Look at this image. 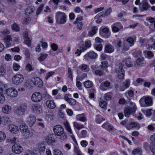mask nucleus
Listing matches in <instances>:
<instances>
[{"mask_svg":"<svg viewBox=\"0 0 155 155\" xmlns=\"http://www.w3.org/2000/svg\"><path fill=\"white\" fill-rule=\"evenodd\" d=\"M125 64L127 67H130L133 66V64L131 63V59L130 58H125L122 63L119 64V69L118 72V76L120 79H123L124 76V71L123 67L125 68Z\"/></svg>","mask_w":155,"mask_h":155,"instance_id":"obj_1","label":"nucleus"},{"mask_svg":"<svg viewBox=\"0 0 155 155\" xmlns=\"http://www.w3.org/2000/svg\"><path fill=\"white\" fill-rule=\"evenodd\" d=\"M0 34L3 41L6 44V47L8 48L11 45L10 41H12V39L11 35H9V30L8 29H5L0 32Z\"/></svg>","mask_w":155,"mask_h":155,"instance_id":"obj_2","label":"nucleus"},{"mask_svg":"<svg viewBox=\"0 0 155 155\" xmlns=\"http://www.w3.org/2000/svg\"><path fill=\"white\" fill-rule=\"evenodd\" d=\"M53 130L56 135L61 136V140H64L67 138V136L64 132V128L61 125H58L55 126Z\"/></svg>","mask_w":155,"mask_h":155,"instance_id":"obj_3","label":"nucleus"},{"mask_svg":"<svg viewBox=\"0 0 155 155\" xmlns=\"http://www.w3.org/2000/svg\"><path fill=\"white\" fill-rule=\"evenodd\" d=\"M56 23L58 24H63L66 21V16L65 14L62 12H58L56 14Z\"/></svg>","mask_w":155,"mask_h":155,"instance_id":"obj_4","label":"nucleus"},{"mask_svg":"<svg viewBox=\"0 0 155 155\" xmlns=\"http://www.w3.org/2000/svg\"><path fill=\"white\" fill-rule=\"evenodd\" d=\"M140 102L142 107L150 106L152 104V99L149 96L143 97L140 100Z\"/></svg>","mask_w":155,"mask_h":155,"instance_id":"obj_5","label":"nucleus"},{"mask_svg":"<svg viewBox=\"0 0 155 155\" xmlns=\"http://www.w3.org/2000/svg\"><path fill=\"white\" fill-rule=\"evenodd\" d=\"M27 108L28 107L26 104H21L17 107L15 112L19 115H22L25 114Z\"/></svg>","mask_w":155,"mask_h":155,"instance_id":"obj_6","label":"nucleus"},{"mask_svg":"<svg viewBox=\"0 0 155 155\" xmlns=\"http://www.w3.org/2000/svg\"><path fill=\"white\" fill-rule=\"evenodd\" d=\"M132 104L133 107H127L124 110V116L126 117H129L131 114L135 113L136 107L134 104L133 103Z\"/></svg>","mask_w":155,"mask_h":155,"instance_id":"obj_7","label":"nucleus"},{"mask_svg":"<svg viewBox=\"0 0 155 155\" xmlns=\"http://www.w3.org/2000/svg\"><path fill=\"white\" fill-rule=\"evenodd\" d=\"M23 80L24 78L23 75L20 74H18L13 76L12 81L14 84L18 85L23 81Z\"/></svg>","mask_w":155,"mask_h":155,"instance_id":"obj_8","label":"nucleus"},{"mask_svg":"<svg viewBox=\"0 0 155 155\" xmlns=\"http://www.w3.org/2000/svg\"><path fill=\"white\" fill-rule=\"evenodd\" d=\"M42 94L39 92H35L31 96L32 101L35 102H38L42 99Z\"/></svg>","mask_w":155,"mask_h":155,"instance_id":"obj_9","label":"nucleus"},{"mask_svg":"<svg viewBox=\"0 0 155 155\" xmlns=\"http://www.w3.org/2000/svg\"><path fill=\"white\" fill-rule=\"evenodd\" d=\"M86 45H83L82 46H81L80 47L79 50L77 49V51L75 52L76 54H78V56H79L82 52L86 50L87 48H90L91 46V44L90 41H87L85 42Z\"/></svg>","mask_w":155,"mask_h":155,"instance_id":"obj_10","label":"nucleus"},{"mask_svg":"<svg viewBox=\"0 0 155 155\" xmlns=\"http://www.w3.org/2000/svg\"><path fill=\"white\" fill-rule=\"evenodd\" d=\"M6 93L7 95L11 97H16L18 94V92L14 88H9L7 89Z\"/></svg>","mask_w":155,"mask_h":155,"instance_id":"obj_11","label":"nucleus"},{"mask_svg":"<svg viewBox=\"0 0 155 155\" xmlns=\"http://www.w3.org/2000/svg\"><path fill=\"white\" fill-rule=\"evenodd\" d=\"M12 149L14 153L19 154L22 151V148L21 146L19 143L14 144L12 147Z\"/></svg>","mask_w":155,"mask_h":155,"instance_id":"obj_12","label":"nucleus"},{"mask_svg":"<svg viewBox=\"0 0 155 155\" xmlns=\"http://www.w3.org/2000/svg\"><path fill=\"white\" fill-rule=\"evenodd\" d=\"M31 107L32 110L35 113L39 114L42 111V107L40 105L38 104H33L32 105Z\"/></svg>","mask_w":155,"mask_h":155,"instance_id":"obj_13","label":"nucleus"},{"mask_svg":"<svg viewBox=\"0 0 155 155\" xmlns=\"http://www.w3.org/2000/svg\"><path fill=\"white\" fill-rule=\"evenodd\" d=\"M146 64V62L143 58H138L134 63V66L136 67H140Z\"/></svg>","mask_w":155,"mask_h":155,"instance_id":"obj_14","label":"nucleus"},{"mask_svg":"<svg viewBox=\"0 0 155 155\" xmlns=\"http://www.w3.org/2000/svg\"><path fill=\"white\" fill-rule=\"evenodd\" d=\"M31 80L34 84L37 87H41L43 86V82L39 78L37 77H32Z\"/></svg>","mask_w":155,"mask_h":155,"instance_id":"obj_15","label":"nucleus"},{"mask_svg":"<svg viewBox=\"0 0 155 155\" xmlns=\"http://www.w3.org/2000/svg\"><path fill=\"white\" fill-rule=\"evenodd\" d=\"M36 121V118L34 116L30 115L27 118L26 122L28 125L31 127L34 124Z\"/></svg>","mask_w":155,"mask_h":155,"instance_id":"obj_16","label":"nucleus"},{"mask_svg":"<svg viewBox=\"0 0 155 155\" xmlns=\"http://www.w3.org/2000/svg\"><path fill=\"white\" fill-rule=\"evenodd\" d=\"M140 127L139 124L135 122H131L127 123L126 127L128 130H130L134 127L139 128Z\"/></svg>","mask_w":155,"mask_h":155,"instance_id":"obj_17","label":"nucleus"},{"mask_svg":"<svg viewBox=\"0 0 155 155\" xmlns=\"http://www.w3.org/2000/svg\"><path fill=\"white\" fill-rule=\"evenodd\" d=\"M8 129L12 133L15 134H17L18 132V127L13 124L9 125Z\"/></svg>","mask_w":155,"mask_h":155,"instance_id":"obj_18","label":"nucleus"},{"mask_svg":"<svg viewBox=\"0 0 155 155\" xmlns=\"http://www.w3.org/2000/svg\"><path fill=\"white\" fill-rule=\"evenodd\" d=\"M110 85V82L108 81H106L101 84L100 88L101 90L105 91L109 88Z\"/></svg>","mask_w":155,"mask_h":155,"instance_id":"obj_19","label":"nucleus"},{"mask_svg":"<svg viewBox=\"0 0 155 155\" xmlns=\"http://www.w3.org/2000/svg\"><path fill=\"white\" fill-rule=\"evenodd\" d=\"M46 142L49 145L52 144L55 142V140L54 137L53 135H48L46 139Z\"/></svg>","mask_w":155,"mask_h":155,"instance_id":"obj_20","label":"nucleus"},{"mask_svg":"<svg viewBox=\"0 0 155 155\" xmlns=\"http://www.w3.org/2000/svg\"><path fill=\"white\" fill-rule=\"evenodd\" d=\"M35 8L33 6H29L25 9V14L27 15H29L35 11Z\"/></svg>","mask_w":155,"mask_h":155,"instance_id":"obj_21","label":"nucleus"},{"mask_svg":"<svg viewBox=\"0 0 155 155\" xmlns=\"http://www.w3.org/2000/svg\"><path fill=\"white\" fill-rule=\"evenodd\" d=\"M150 43H153L152 44L147 45H146L147 48L149 50L153 48V49L155 50V40L152 38H151L150 40Z\"/></svg>","mask_w":155,"mask_h":155,"instance_id":"obj_22","label":"nucleus"},{"mask_svg":"<svg viewBox=\"0 0 155 155\" xmlns=\"http://www.w3.org/2000/svg\"><path fill=\"white\" fill-rule=\"evenodd\" d=\"M46 104L48 107L50 109H53L55 107V104L53 101L48 100L46 102Z\"/></svg>","mask_w":155,"mask_h":155,"instance_id":"obj_23","label":"nucleus"},{"mask_svg":"<svg viewBox=\"0 0 155 155\" xmlns=\"http://www.w3.org/2000/svg\"><path fill=\"white\" fill-rule=\"evenodd\" d=\"M2 112L4 113L8 114L11 111V107L8 105H5L2 108Z\"/></svg>","mask_w":155,"mask_h":155,"instance_id":"obj_24","label":"nucleus"},{"mask_svg":"<svg viewBox=\"0 0 155 155\" xmlns=\"http://www.w3.org/2000/svg\"><path fill=\"white\" fill-rule=\"evenodd\" d=\"M103 33L102 35L105 38L109 37L110 34L109 32L108 29L107 28H105L102 29Z\"/></svg>","mask_w":155,"mask_h":155,"instance_id":"obj_25","label":"nucleus"},{"mask_svg":"<svg viewBox=\"0 0 155 155\" xmlns=\"http://www.w3.org/2000/svg\"><path fill=\"white\" fill-rule=\"evenodd\" d=\"M97 54L96 53L93 51H91L85 55V57H88L92 59H95L97 58Z\"/></svg>","mask_w":155,"mask_h":155,"instance_id":"obj_26","label":"nucleus"},{"mask_svg":"<svg viewBox=\"0 0 155 155\" xmlns=\"http://www.w3.org/2000/svg\"><path fill=\"white\" fill-rule=\"evenodd\" d=\"M105 51L108 53H111L114 51V48L111 45H107L105 48Z\"/></svg>","mask_w":155,"mask_h":155,"instance_id":"obj_27","label":"nucleus"},{"mask_svg":"<svg viewBox=\"0 0 155 155\" xmlns=\"http://www.w3.org/2000/svg\"><path fill=\"white\" fill-rule=\"evenodd\" d=\"M81 70L84 72H88L89 71V66L85 64H82L79 67Z\"/></svg>","mask_w":155,"mask_h":155,"instance_id":"obj_28","label":"nucleus"},{"mask_svg":"<svg viewBox=\"0 0 155 155\" xmlns=\"http://www.w3.org/2000/svg\"><path fill=\"white\" fill-rule=\"evenodd\" d=\"M97 30V28L96 26H94L91 29L88 34V36L92 37L96 33V31Z\"/></svg>","mask_w":155,"mask_h":155,"instance_id":"obj_29","label":"nucleus"},{"mask_svg":"<svg viewBox=\"0 0 155 155\" xmlns=\"http://www.w3.org/2000/svg\"><path fill=\"white\" fill-rule=\"evenodd\" d=\"M20 129L22 133L28 130L27 126L25 124L21 125L20 126Z\"/></svg>","mask_w":155,"mask_h":155,"instance_id":"obj_30","label":"nucleus"},{"mask_svg":"<svg viewBox=\"0 0 155 155\" xmlns=\"http://www.w3.org/2000/svg\"><path fill=\"white\" fill-rule=\"evenodd\" d=\"M24 137L26 139H27L32 136V133H31L29 130H28L25 132L22 133Z\"/></svg>","mask_w":155,"mask_h":155,"instance_id":"obj_31","label":"nucleus"},{"mask_svg":"<svg viewBox=\"0 0 155 155\" xmlns=\"http://www.w3.org/2000/svg\"><path fill=\"white\" fill-rule=\"evenodd\" d=\"M11 27L12 30L18 32L20 31V27L18 25L15 23H14L12 25Z\"/></svg>","mask_w":155,"mask_h":155,"instance_id":"obj_32","label":"nucleus"},{"mask_svg":"<svg viewBox=\"0 0 155 155\" xmlns=\"http://www.w3.org/2000/svg\"><path fill=\"white\" fill-rule=\"evenodd\" d=\"M149 7L148 3L146 1H144L142 5V8L140 9L141 12H142L144 10H146Z\"/></svg>","mask_w":155,"mask_h":155,"instance_id":"obj_33","label":"nucleus"},{"mask_svg":"<svg viewBox=\"0 0 155 155\" xmlns=\"http://www.w3.org/2000/svg\"><path fill=\"white\" fill-rule=\"evenodd\" d=\"M7 142H10L12 144H17V142L18 141V140L15 137L12 138L8 139L7 140Z\"/></svg>","mask_w":155,"mask_h":155,"instance_id":"obj_34","label":"nucleus"},{"mask_svg":"<svg viewBox=\"0 0 155 155\" xmlns=\"http://www.w3.org/2000/svg\"><path fill=\"white\" fill-rule=\"evenodd\" d=\"M84 87L86 88H90L93 85V84L90 81H86L84 83Z\"/></svg>","mask_w":155,"mask_h":155,"instance_id":"obj_35","label":"nucleus"},{"mask_svg":"<svg viewBox=\"0 0 155 155\" xmlns=\"http://www.w3.org/2000/svg\"><path fill=\"white\" fill-rule=\"evenodd\" d=\"M48 55L47 54H43L41 53L40 56L38 58V60L40 62L44 61L47 58Z\"/></svg>","mask_w":155,"mask_h":155,"instance_id":"obj_36","label":"nucleus"},{"mask_svg":"<svg viewBox=\"0 0 155 155\" xmlns=\"http://www.w3.org/2000/svg\"><path fill=\"white\" fill-rule=\"evenodd\" d=\"M38 149L40 152H43L45 150V144L44 143H39L38 146Z\"/></svg>","mask_w":155,"mask_h":155,"instance_id":"obj_37","label":"nucleus"},{"mask_svg":"<svg viewBox=\"0 0 155 155\" xmlns=\"http://www.w3.org/2000/svg\"><path fill=\"white\" fill-rule=\"evenodd\" d=\"M10 122V120L9 117H3L2 122L4 124H6L9 123Z\"/></svg>","mask_w":155,"mask_h":155,"instance_id":"obj_38","label":"nucleus"},{"mask_svg":"<svg viewBox=\"0 0 155 155\" xmlns=\"http://www.w3.org/2000/svg\"><path fill=\"white\" fill-rule=\"evenodd\" d=\"M13 69L15 71H18L20 68V66L16 63H14L13 64Z\"/></svg>","mask_w":155,"mask_h":155,"instance_id":"obj_39","label":"nucleus"},{"mask_svg":"<svg viewBox=\"0 0 155 155\" xmlns=\"http://www.w3.org/2000/svg\"><path fill=\"white\" fill-rule=\"evenodd\" d=\"M150 149L153 155H155V144L151 143L150 145Z\"/></svg>","mask_w":155,"mask_h":155,"instance_id":"obj_40","label":"nucleus"},{"mask_svg":"<svg viewBox=\"0 0 155 155\" xmlns=\"http://www.w3.org/2000/svg\"><path fill=\"white\" fill-rule=\"evenodd\" d=\"M95 74L97 76H101L102 75H104L105 74V73L103 71L97 70L95 71Z\"/></svg>","mask_w":155,"mask_h":155,"instance_id":"obj_41","label":"nucleus"},{"mask_svg":"<svg viewBox=\"0 0 155 155\" xmlns=\"http://www.w3.org/2000/svg\"><path fill=\"white\" fill-rule=\"evenodd\" d=\"M44 6V4H41L39 6V7L37 9L36 11V14L37 15H38L42 11V8Z\"/></svg>","mask_w":155,"mask_h":155,"instance_id":"obj_42","label":"nucleus"},{"mask_svg":"<svg viewBox=\"0 0 155 155\" xmlns=\"http://www.w3.org/2000/svg\"><path fill=\"white\" fill-rule=\"evenodd\" d=\"M64 126L66 127V129H67L68 131L70 133V134H72V132L71 130V129L70 127L69 123L66 121L64 124Z\"/></svg>","mask_w":155,"mask_h":155,"instance_id":"obj_43","label":"nucleus"},{"mask_svg":"<svg viewBox=\"0 0 155 155\" xmlns=\"http://www.w3.org/2000/svg\"><path fill=\"white\" fill-rule=\"evenodd\" d=\"M126 41L130 44V46H132L134 45V40L132 38L129 37L126 39Z\"/></svg>","mask_w":155,"mask_h":155,"instance_id":"obj_44","label":"nucleus"},{"mask_svg":"<svg viewBox=\"0 0 155 155\" xmlns=\"http://www.w3.org/2000/svg\"><path fill=\"white\" fill-rule=\"evenodd\" d=\"M6 135L3 132L0 131V142H2L5 139Z\"/></svg>","mask_w":155,"mask_h":155,"instance_id":"obj_45","label":"nucleus"},{"mask_svg":"<svg viewBox=\"0 0 155 155\" xmlns=\"http://www.w3.org/2000/svg\"><path fill=\"white\" fill-rule=\"evenodd\" d=\"M54 155H63L62 153L59 150L54 149L53 150Z\"/></svg>","mask_w":155,"mask_h":155,"instance_id":"obj_46","label":"nucleus"},{"mask_svg":"<svg viewBox=\"0 0 155 155\" xmlns=\"http://www.w3.org/2000/svg\"><path fill=\"white\" fill-rule=\"evenodd\" d=\"M6 88V86L2 82H0V92L2 93L3 91H5Z\"/></svg>","mask_w":155,"mask_h":155,"instance_id":"obj_47","label":"nucleus"},{"mask_svg":"<svg viewBox=\"0 0 155 155\" xmlns=\"http://www.w3.org/2000/svg\"><path fill=\"white\" fill-rule=\"evenodd\" d=\"M107 64V61L102 62L101 65V68L103 69H106L108 67Z\"/></svg>","mask_w":155,"mask_h":155,"instance_id":"obj_48","label":"nucleus"},{"mask_svg":"<svg viewBox=\"0 0 155 155\" xmlns=\"http://www.w3.org/2000/svg\"><path fill=\"white\" fill-rule=\"evenodd\" d=\"M106 16L105 14V12L104 11L101 12L98 14H97L95 17L94 18L95 19L99 17H104Z\"/></svg>","mask_w":155,"mask_h":155,"instance_id":"obj_49","label":"nucleus"},{"mask_svg":"<svg viewBox=\"0 0 155 155\" xmlns=\"http://www.w3.org/2000/svg\"><path fill=\"white\" fill-rule=\"evenodd\" d=\"M25 70L28 71H31L33 70V68L31 65L28 63L26 66Z\"/></svg>","mask_w":155,"mask_h":155,"instance_id":"obj_50","label":"nucleus"},{"mask_svg":"<svg viewBox=\"0 0 155 155\" xmlns=\"http://www.w3.org/2000/svg\"><path fill=\"white\" fill-rule=\"evenodd\" d=\"M68 77L72 81L73 78L72 77V70L70 68H69L68 70Z\"/></svg>","mask_w":155,"mask_h":155,"instance_id":"obj_51","label":"nucleus"},{"mask_svg":"<svg viewBox=\"0 0 155 155\" xmlns=\"http://www.w3.org/2000/svg\"><path fill=\"white\" fill-rule=\"evenodd\" d=\"M141 52L140 51H135L134 53V56L135 57H139L141 56Z\"/></svg>","mask_w":155,"mask_h":155,"instance_id":"obj_52","label":"nucleus"},{"mask_svg":"<svg viewBox=\"0 0 155 155\" xmlns=\"http://www.w3.org/2000/svg\"><path fill=\"white\" fill-rule=\"evenodd\" d=\"M54 72L50 71L48 72L46 75L45 77L46 80H48L49 78L50 77L52 76V75H54Z\"/></svg>","mask_w":155,"mask_h":155,"instance_id":"obj_53","label":"nucleus"},{"mask_svg":"<svg viewBox=\"0 0 155 155\" xmlns=\"http://www.w3.org/2000/svg\"><path fill=\"white\" fill-rule=\"evenodd\" d=\"M68 103L71 105H74L76 103V101L72 98H70L68 101Z\"/></svg>","mask_w":155,"mask_h":155,"instance_id":"obj_54","label":"nucleus"},{"mask_svg":"<svg viewBox=\"0 0 155 155\" xmlns=\"http://www.w3.org/2000/svg\"><path fill=\"white\" fill-rule=\"evenodd\" d=\"M141 152L142 151L140 148H137L134 149L132 152V153L133 154H135L137 153H141Z\"/></svg>","mask_w":155,"mask_h":155,"instance_id":"obj_55","label":"nucleus"},{"mask_svg":"<svg viewBox=\"0 0 155 155\" xmlns=\"http://www.w3.org/2000/svg\"><path fill=\"white\" fill-rule=\"evenodd\" d=\"M99 105L100 106L103 108H104L106 107L107 103L106 101H101Z\"/></svg>","mask_w":155,"mask_h":155,"instance_id":"obj_56","label":"nucleus"},{"mask_svg":"<svg viewBox=\"0 0 155 155\" xmlns=\"http://www.w3.org/2000/svg\"><path fill=\"white\" fill-rule=\"evenodd\" d=\"M2 93L0 92V104L3 103L5 100V97Z\"/></svg>","mask_w":155,"mask_h":155,"instance_id":"obj_57","label":"nucleus"},{"mask_svg":"<svg viewBox=\"0 0 155 155\" xmlns=\"http://www.w3.org/2000/svg\"><path fill=\"white\" fill-rule=\"evenodd\" d=\"M113 25L117 27L120 30H121L123 28V27L121 23L119 22H117L114 23Z\"/></svg>","mask_w":155,"mask_h":155,"instance_id":"obj_58","label":"nucleus"},{"mask_svg":"<svg viewBox=\"0 0 155 155\" xmlns=\"http://www.w3.org/2000/svg\"><path fill=\"white\" fill-rule=\"evenodd\" d=\"M74 127L78 130H80L81 128H83L84 127L83 125H81L78 124L76 122H75L74 123Z\"/></svg>","mask_w":155,"mask_h":155,"instance_id":"obj_59","label":"nucleus"},{"mask_svg":"<svg viewBox=\"0 0 155 155\" xmlns=\"http://www.w3.org/2000/svg\"><path fill=\"white\" fill-rule=\"evenodd\" d=\"M5 72V70L3 67H0V76H3Z\"/></svg>","mask_w":155,"mask_h":155,"instance_id":"obj_60","label":"nucleus"},{"mask_svg":"<svg viewBox=\"0 0 155 155\" xmlns=\"http://www.w3.org/2000/svg\"><path fill=\"white\" fill-rule=\"evenodd\" d=\"M31 18L29 17H27L25 18L24 19L23 24L24 25L28 24L30 21Z\"/></svg>","mask_w":155,"mask_h":155,"instance_id":"obj_61","label":"nucleus"},{"mask_svg":"<svg viewBox=\"0 0 155 155\" xmlns=\"http://www.w3.org/2000/svg\"><path fill=\"white\" fill-rule=\"evenodd\" d=\"M51 47L52 49L54 51H56L58 48V45L55 44L53 43L51 45Z\"/></svg>","mask_w":155,"mask_h":155,"instance_id":"obj_62","label":"nucleus"},{"mask_svg":"<svg viewBox=\"0 0 155 155\" xmlns=\"http://www.w3.org/2000/svg\"><path fill=\"white\" fill-rule=\"evenodd\" d=\"M124 86H125L126 88H127L129 87L130 82L129 80H126L123 83Z\"/></svg>","mask_w":155,"mask_h":155,"instance_id":"obj_63","label":"nucleus"},{"mask_svg":"<svg viewBox=\"0 0 155 155\" xmlns=\"http://www.w3.org/2000/svg\"><path fill=\"white\" fill-rule=\"evenodd\" d=\"M24 42L28 46H29L31 45V41L29 38H27V39H25Z\"/></svg>","mask_w":155,"mask_h":155,"instance_id":"obj_64","label":"nucleus"}]
</instances>
